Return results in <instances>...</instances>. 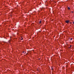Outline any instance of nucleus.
Segmentation results:
<instances>
[{"mask_svg": "<svg viewBox=\"0 0 74 74\" xmlns=\"http://www.w3.org/2000/svg\"><path fill=\"white\" fill-rule=\"evenodd\" d=\"M65 22H66V23H69V22H70V21H69V20L66 21Z\"/></svg>", "mask_w": 74, "mask_h": 74, "instance_id": "nucleus-1", "label": "nucleus"}, {"mask_svg": "<svg viewBox=\"0 0 74 74\" xmlns=\"http://www.w3.org/2000/svg\"><path fill=\"white\" fill-rule=\"evenodd\" d=\"M72 47V46H71V45H70V47H69V48L70 49V48H71V47Z\"/></svg>", "mask_w": 74, "mask_h": 74, "instance_id": "nucleus-2", "label": "nucleus"}, {"mask_svg": "<svg viewBox=\"0 0 74 74\" xmlns=\"http://www.w3.org/2000/svg\"><path fill=\"white\" fill-rule=\"evenodd\" d=\"M52 70H53V69L52 68Z\"/></svg>", "mask_w": 74, "mask_h": 74, "instance_id": "nucleus-11", "label": "nucleus"}, {"mask_svg": "<svg viewBox=\"0 0 74 74\" xmlns=\"http://www.w3.org/2000/svg\"><path fill=\"white\" fill-rule=\"evenodd\" d=\"M73 24H74V22H73Z\"/></svg>", "mask_w": 74, "mask_h": 74, "instance_id": "nucleus-9", "label": "nucleus"}, {"mask_svg": "<svg viewBox=\"0 0 74 74\" xmlns=\"http://www.w3.org/2000/svg\"><path fill=\"white\" fill-rule=\"evenodd\" d=\"M68 10H70V8H69V7H68Z\"/></svg>", "mask_w": 74, "mask_h": 74, "instance_id": "nucleus-3", "label": "nucleus"}, {"mask_svg": "<svg viewBox=\"0 0 74 74\" xmlns=\"http://www.w3.org/2000/svg\"><path fill=\"white\" fill-rule=\"evenodd\" d=\"M39 23H41V21H40Z\"/></svg>", "mask_w": 74, "mask_h": 74, "instance_id": "nucleus-5", "label": "nucleus"}, {"mask_svg": "<svg viewBox=\"0 0 74 74\" xmlns=\"http://www.w3.org/2000/svg\"><path fill=\"white\" fill-rule=\"evenodd\" d=\"M72 12V13H73V12Z\"/></svg>", "mask_w": 74, "mask_h": 74, "instance_id": "nucleus-8", "label": "nucleus"}, {"mask_svg": "<svg viewBox=\"0 0 74 74\" xmlns=\"http://www.w3.org/2000/svg\"><path fill=\"white\" fill-rule=\"evenodd\" d=\"M72 39H73V38H71V40H72Z\"/></svg>", "mask_w": 74, "mask_h": 74, "instance_id": "nucleus-6", "label": "nucleus"}, {"mask_svg": "<svg viewBox=\"0 0 74 74\" xmlns=\"http://www.w3.org/2000/svg\"><path fill=\"white\" fill-rule=\"evenodd\" d=\"M23 53H24V51H23Z\"/></svg>", "mask_w": 74, "mask_h": 74, "instance_id": "nucleus-10", "label": "nucleus"}, {"mask_svg": "<svg viewBox=\"0 0 74 74\" xmlns=\"http://www.w3.org/2000/svg\"><path fill=\"white\" fill-rule=\"evenodd\" d=\"M44 8H42L41 9V10H44Z\"/></svg>", "mask_w": 74, "mask_h": 74, "instance_id": "nucleus-4", "label": "nucleus"}, {"mask_svg": "<svg viewBox=\"0 0 74 74\" xmlns=\"http://www.w3.org/2000/svg\"><path fill=\"white\" fill-rule=\"evenodd\" d=\"M22 39H21V40H23V38H22V37H21Z\"/></svg>", "mask_w": 74, "mask_h": 74, "instance_id": "nucleus-7", "label": "nucleus"}, {"mask_svg": "<svg viewBox=\"0 0 74 74\" xmlns=\"http://www.w3.org/2000/svg\"><path fill=\"white\" fill-rule=\"evenodd\" d=\"M25 53H26V52H25Z\"/></svg>", "mask_w": 74, "mask_h": 74, "instance_id": "nucleus-12", "label": "nucleus"}]
</instances>
